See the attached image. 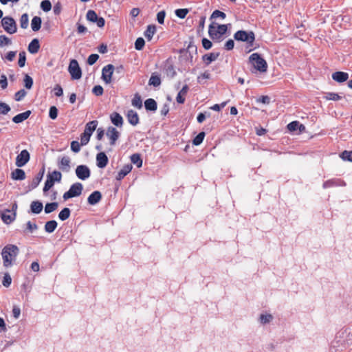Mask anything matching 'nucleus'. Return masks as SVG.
Listing matches in <instances>:
<instances>
[{
	"mask_svg": "<svg viewBox=\"0 0 352 352\" xmlns=\"http://www.w3.org/2000/svg\"><path fill=\"white\" fill-rule=\"evenodd\" d=\"M109 160L106 154L100 152L96 155V164L98 167L102 168H104L108 164Z\"/></svg>",
	"mask_w": 352,
	"mask_h": 352,
	"instance_id": "2eb2a0df",
	"label": "nucleus"
},
{
	"mask_svg": "<svg viewBox=\"0 0 352 352\" xmlns=\"http://www.w3.org/2000/svg\"><path fill=\"white\" fill-rule=\"evenodd\" d=\"M30 114H31V111L30 110L26 111L23 113H19L16 116L13 117L12 121L16 124L21 123V122H23L24 120H27L29 118V116H30Z\"/></svg>",
	"mask_w": 352,
	"mask_h": 352,
	"instance_id": "aec40b11",
	"label": "nucleus"
},
{
	"mask_svg": "<svg viewBox=\"0 0 352 352\" xmlns=\"http://www.w3.org/2000/svg\"><path fill=\"white\" fill-rule=\"evenodd\" d=\"M287 128L289 131H295L298 129L300 130V131H302L305 129V126L302 124H300L298 121L291 122L287 124Z\"/></svg>",
	"mask_w": 352,
	"mask_h": 352,
	"instance_id": "b1692460",
	"label": "nucleus"
},
{
	"mask_svg": "<svg viewBox=\"0 0 352 352\" xmlns=\"http://www.w3.org/2000/svg\"><path fill=\"white\" fill-rule=\"evenodd\" d=\"M205 137L204 132H200L192 140V143L194 145H199L202 143Z\"/></svg>",
	"mask_w": 352,
	"mask_h": 352,
	"instance_id": "37998d69",
	"label": "nucleus"
},
{
	"mask_svg": "<svg viewBox=\"0 0 352 352\" xmlns=\"http://www.w3.org/2000/svg\"><path fill=\"white\" fill-rule=\"evenodd\" d=\"M156 32V28L154 25H149L147 26L146 30H145L144 34V36L148 39V41H151Z\"/></svg>",
	"mask_w": 352,
	"mask_h": 352,
	"instance_id": "c756f323",
	"label": "nucleus"
},
{
	"mask_svg": "<svg viewBox=\"0 0 352 352\" xmlns=\"http://www.w3.org/2000/svg\"><path fill=\"white\" fill-rule=\"evenodd\" d=\"M19 253V248L14 244H8L2 249L1 256L5 267H11Z\"/></svg>",
	"mask_w": 352,
	"mask_h": 352,
	"instance_id": "f257e3e1",
	"label": "nucleus"
},
{
	"mask_svg": "<svg viewBox=\"0 0 352 352\" xmlns=\"http://www.w3.org/2000/svg\"><path fill=\"white\" fill-rule=\"evenodd\" d=\"M41 19L39 16H35L31 21V28L34 32H37L41 27Z\"/></svg>",
	"mask_w": 352,
	"mask_h": 352,
	"instance_id": "cd10ccee",
	"label": "nucleus"
},
{
	"mask_svg": "<svg viewBox=\"0 0 352 352\" xmlns=\"http://www.w3.org/2000/svg\"><path fill=\"white\" fill-rule=\"evenodd\" d=\"M29 19L28 14H23L20 19V25L23 29H26L28 26Z\"/></svg>",
	"mask_w": 352,
	"mask_h": 352,
	"instance_id": "58836bf2",
	"label": "nucleus"
},
{
	"mask_svg": "<svg viewBox=\"0 0 352 352\" xmlns=\"http://www.w3.org/2000/svg\"><path fill=\"white\" fill-rule=\"evenodd\" d=\"M11 177L14 180H23L25 179V173L23 169L16 168L12 172Z\"/></svg>",
	"mask_w": 352,
	"mask_h": 352,
	"instance_id": "4be33fe9",
	"label": "nucleus"
},
{
	"mask_svg": "<svg viewBox=\"0 0 352 352\" xmlns=\"http://www.w3.org/2000/svg\"><path fill=\"white\" fill-rule=\"evenodd\" d=\"M219 53H210L208 54H205L203 56V60L206 63V65H208L210 64L212 61L217 59L219 57Z\"/></svg>",
	"mask_w": 352,
	"mask_h": 352,
	"instance_id": "c85d7f7f",
	"label": "nucleus"
},
{
	"mask_svg": "<svg viewBox=\"0 0 352 352\" xmlns=\"http://www.w3.org/2000/svg\"><path fill=\"white\" fill-rule=\"evenodd\" d=\"M54 94L57 97L62 96L63 94V88L60 85H56L54 88Z\"/></svg>",
	"mask_w": 352,
	"mask_h": 352,
	"instance_id": "680f3d73",
	"label": "nucleus"
},
{
	"mask_svg": "<svg viewBox=\"0 0 352 352\" xmlns=\"http://www.w3.org/2000/svg\"><path fill=\"white\" fill-rule=\"evenodd\" d=\"M131 104L133 107L141 109L142 107V101L140 96L138 94H135L132 99Z\"/></svg>",
	"mask_w": 352,
	"mask_h": 352,
	"instance_id": "72a5a7b5",
	"label": "nucleus"
},
{
	"mask_svg": "<svg viewBox=\"0 0 352 352\" xmlns=\"http://www.w3.org/2000/svg\"><path fill=\"white\" fill-rule=\"evenodd\" d=\"M144 107L147 111H155L157 108V102L153 98L146 100L144 102Z\"/></svg>",
	"mask_w": 352,
	"mask_h": 352,
	"instance_id": "bb28decb",
	"label": "nucleus"
},
{
	"mask_svg": "<svg viewBox=\"0 0 352 352\" xmlns=\"http://www.w3.org/2000/svg\"><path fill=\"white\" fill-rule=\"evenodd\" d=\"M76 174L78 178L85 180L90 177V170L86 165H79L76 167Z\"/></svg>",
	"mask_w": 352,
	"mask_h": 352,
	"instance_id": "9b49d317",
	"label": "nucleus"
},
{
	"mask_svg": "<svg viewBox=\"0 0 352 352\" xmlns=\"http://www.w3.org/2000/svg\"><path fill=\"white\" fill-rule=\"evenodd\" d=\"M92 92L97 96H102L103 94V88L100 85H96L93 88Z\"/></svg>",
	"mask_w": 352,
	"mask_h": 352,
	"instance_id": "bf43d9fd",
	"label": "nucleus"
},
{
	"mask_svg": "<svg viewBox=\"0 0 352 352\" xmlns=\"http://www.w3.org/2000/svg\"><path fill=\"white\" fill-rule=\"evenodd\" d=\"M102 199V194L100 191L93 192L87 198V201L90 205H96Z\"/></svg>",
	"mask_w": 352,
	"mask_h": 352,
	"instance_id": "f3484780",
	"label": "nucleus"
},
{
	"mask_svg": "<svg viewBox=\"0 0 352 352\" xmlns=\"http://www.w3.org/2000/svg\"><path fill=\"white\" fill-rule=\"evenodd\" d=\"M114 69L115 67L112 64H109L102 68V79L105 83L109 84L112 82Z\"/></svg>",
	"mask_w": 352,
	"mask_h": 352,
	"instance_id": "1a4fd4ad",
	"label": "nucleus"
},
{
	"mask_svg": "<svg viewBox=\"0 0 352 352\" xmlns=\"http://www.w3.org/2000/svg\"><path fill=\"white\" fill-rule=\"evenodd\" d=\"M249 63L257 72L265 73L267 70L268 67L266 60L258 53H253L250 56Z\"/></svg>",
	"mask_w": 352,
	"mask_h": 352,
	"instance_id": "7ed1b4c3",
	"label": "nucleus"
},
{
	"mask_svg": "<svg viewBox=\"0 0 352 352\" xmlns=\"http://www.w3.org/2000/svg\"><path fill=\"white\" fill-rule=\"evenodd\" d=\"M166 13L164 11H160L157 14V20L160 24H163L164 22Z\"/></svg>",
	"mask_w": 352,
	"mask_h": 352,
	"instance_id": "0e129e2a",
	"label": "nucleus"
},
{
	"mask_svg": "<svg viewBox=\"0 0 352 352\" xmlns=\"http://www.w3.org/2000/svg\"><path fill=\"white\" fill-rule=\"evenodd\" d=\"M234 38L236 41L247 42L249 47H252L255 41V35L252 31L239 30L234 33Z\"/></svg>",
	"mask_w": 352,
	"mask_h": 352,
	"instance_id": "20e7f679",
	"label": "nucleus"
},
{
	"mask_svg": "<svg viewBox=\"0 0 352 352\" xmlns=\"http://www.w3.org/2000/svg\"><path fill=\"white\" fill-rule=\"evenodd\" d=\"M332 78L338 82H344L349 78V74L344 72H336L332 74Z\"/></svg>",
	"mask_w": 352,
	"mask_h": 352,
	"instance_id": "a211bd4d",
	"label": "nucleus"
},
{
	"mask_svg": "<svg viewBox=\"0 0 352 352\" xmlns=\"http://www.w3.org/2000/svg\"><path fill=\"white\" fill-rule=\"evenodd\" d=\"M26 60V56H25V52H21L19 53V58L18 64L20 67H23L25 66Z\"/></svg>",
	"mask_w": 352,
	"mask_h": 352,
	"instance_id": "3c124183",
	"label": "nucleus"
},
{
	"mask_svg": "<svg viewBox=\"0 0 352 352\" xmlns=\"http://www.w3.org/2000/svg\"><path fill=\"white\" fill-rule=\"evenodd\" d=\"M98 58H99V56L98 54H92L89 56V57L87 58V63L89 65H92L98 60Z\"/></svg>",
	"mask_w": 352,
	"mask_h": 352,
	"instance_id": "4d7b16f0",
	"label": "nucleus"
},
{
	"mask_svg": "<svg viewBox=\"0 0 352 352\" xmlns=\"http://www.w3.org/2000/svg\"><path fill=\"white\" fill-rule=\"evenodd\" d=\"M106 134L110 140V144L111 146H113L116 144L118 139L119 138L120 133L116 128L113 126H109L107 129Z\"/></svg>",
	"mask_w": 352,
	"mask_h": 352,
	"instance_id": "f8f14e48",
	"label": "nucleus"
},
{
	"mask_svg": "<svg viewBox=\"0 0 352 352\" xmlns=\"http://www.w3.org/2000/svg\"><path fill=\"white\" fill-rule=\"evenodd\" d=\"M0 85L2 89H6L8 86V81L6 75L2 74L0 78Z\"/></svg>",
	"mask_w": 352,
	"mask_h": 352,
	"instance_id": "774afa93",
	"label": "nucleus"
},
{
	"mask_svg": "<svg viewBox=\"0 0 352 352\" xmlns=\"http://www.w3.org/2000/svg\"><path fill=\"white\" fill-rule=\"evenodd\" d=\"M131 161L133 164H135L138 168L142 166V160L141 159L140 155L138 153H134L131 156Z\"/></svg>",
	"mask_w": 352,
	"mask_h": 352,
	"instance_id": "473e14b6",
	"label": "nucleus"
},
{
	"mask_svg": "<svg viewBox=\"0 0 352 352\" xmlns=\"http://www.w3.org/2000/svg\"><path fill=\"white\" fill-rule=\"evenodd\" d=\"M82 189V184L76 182L72 184L69 190L63 194V198L65 201L70 198L78 197L81 195Z\"/></svg>",
	"mask_w": 352,
	"mask_h": 352,
	"instance_id": "423d86ee",
	"label": "nucleus"
},
{
	"mask_svg": "<svg viewBox=\"0 0 352 352\" xmlns=\"http://www.w3.org/2000/svg\"><path fill=\"white\" fill-rule=\"evenodd\" d=\"M326 98L327 100L337 101L339 100L341 97L338 94L329 92L327 94Z\"/></svg>",
	"mask_w": 352,
	"mask_h": 352,
	"instance_id": "13d9d810",
	"label": "nucleus"
},
{
	"mask_svg": "<svg viewBox=\"0 0 352 352\" xmlns=\"http://www.w3.org/2000/svg\"><path fill=\"white\" fill-rule=\"evenodd\" d=\"M126 118L128 122L133 126L137 125L140 122L138 114L132 109L128 111Z\"/></svg>",
	"mask_w": 352,
	"mask_h": 352,
	"instance_id": "dca6fc26",
	"label": "nucleus"
},
{
	"mask_svg": "<svg viewBox=\"0 0 352 352\" xmlns=\"http://www.w3.org/2000/svg\"><path fill=\"white\" fill-rule=\"evenodd\" d=\"M175 12L177 17L184 19L189 12V10L187 8H180L177 9Z\"/></svg>",
	"mask_w": 352,
	"mask_h": 352,
	"instance_id": "ea45409f",
	"label": "nucleus"
},
{
	"mask_svg": "<svg viewBox=\"0 0 352 352\" xmlns=\"http://www.w3.org/2000/svg\"><path fill=\"white\" fill-rule=\"evenodd\" d=\"M30 158V153L26 149L21 151L16 157V166L18 167L25 166L29 162Z\"/></svg>",
	"mask_w": 352,
	"mask_h": 352,
	"instance_id": "9d476101",
	"label": "nucleus"
},
{
	"mask_svg": "<svg viewBox=\"0 0 352 352\" xmlns=\"http://www.w3.org/2000/svg\"><path fill=\"white\" fill-rule=\"evenodd\" d=\"M43 175V171L42 173H39L37 174V175L32 179L31 183V188L32 189L36 188L38 185L39 184L40 182L41 181Z\"/></svg>",
	"mask_w": 352,
	"mask_h": 352,
	"instance_id": "4c0bfd02",
	"label": "nucleus"
},
{
	"mask_svg": "<svg viewBox=\"0 0 352 352\" xmlns=\"http://www.w3.org/2000/svg\"><path fill=\"white\" fill-rule=\"evenodd\" d=\"M68 71L74 80H78L82 76L81 69L76 60L72 59L69 65Z\"/></svg>",
	"mask_w": 352,
	"mask_h": 352,
	"instance_id": "6e6552de",
	"label": "nucleus"
},
{
	"mask_svg": "<svg viewBox=\"0 0 352 352\" xmlns=\"http://www.w3.org/2000/svg\"><path fill=\"white\" fill-rule=\"evenodd\" d=\"M24 86L26 89H30L33 85V79L28 74H25L24 77Z\"/></svg>",
	"mask_w": 352,
	"mask_h": 352,
	"instance_id": "a19ab883",
	"label": "nucleus"
},
{
	"mask_svg": "<svg viewBox=\"0 0 352 352\" xmlns=\"http://www.w3.org/2000/svg\"><path fill=\"white\" fill-rule=\"evenodd\" d=\"M110 119L111 122L118 127H122L123 125V118L117 112H113L110 116Z\"/></svg>",
	"mask_w": 352,
	"mask_h": 352,
	"instance_id": "6ab92c4d",
	"label": "nucleus"
},
{
	"mask_svg": "<svg viewBox=\"0 0 352 352\" xmlns=\"http://www.w3.org/2000/svg\"><path fill=\"white\" fill-rule=\"evenodd\" d=\"M91 136V135H87L83 132L80 135V144L82 146L87 144L90 140Z\"/></svg>",
	"mask_w": 352,
	"mask_h": 352,
	"instance_id": "09e8293b",
	"label": "nucleus"
},
{
	"mask_svg": "<svg viewBox=\"0 0 352 352\" xmlns=\"http://www.w3.org/2000/svg\"><path fill=\"white\" fill-rule=\"evenodd\" d=\"M186 95L184 94V93H182L180 91H179L177 97H176V100L178 103L179 104H183L185 102V99H186Z\"/></svg>",
	"mask_w": 352,
	"mask_h": 352,
	"instance_id": "e2e57ef3",
	"label": "nucleus"
},
{
	"mask_svg": "<svg viewBox=\"0 0 352 352\" xmlns=\"http://www.w3.org/2000/svg\"><path fill=\"white\" fill-rule=\"evenodd\" d=\"M145 45V41L142 37H139L135 42V48L137 50H142Z\"/></svg>",
	"mask_w": 352,
	"mask_h": 352,
	"instance_id": "c03bdc74",
	"label": "nucleus"
},
{
	"mask_svg": "<svg viewBox=\"0 0 352 352\" xmlns=\"http://www.w3.org/2000/svg\"><path fill=\"white\" fill-rule=\"evenodd\" d=\"M58 206L57 202L48 203L45 206V212L47 214L51 213L56 210Z\"/></svg>",
	"mask_w": 352,
	"mask_h": 352,
	"instance_id": "c9c22d12",
	"label": "nucleus"
},
{
	"mask_svg": "<svg viewBox=\"0 0 352 352\" xmlns=\"http://www.w3.org/2000/svg\"><path fill=\"white\" fill-rule=\"evenodd\" d=\"M62 179V174L58 170H54L49 173L47 176V180L43 187V192L48 191L54 184L55 182H60Z\"/></svg>",
	"mask_w": 352,
	"mask_h": 352,
	"instance_id": "39448f33",
	"label": "nucleus"
},
{
	"mask_svg": "<svg viewBox=\"0 0 352 352\" xmlns=\"http://www.w3.org/2000/svg\"><path fill=\"white\" fill-rule=\"evenodd\" d=\"M340 156L344 161L352 162V151H344L340 154Z\"/></svg>",
	"mask_w": 352,
	"mask_h": 352,
	"instance_id": "49530a36",
	"label": "nucleus"
},
{
	"mask_svg": "<svg viewBox=\"0 0 352 352\" xmlns=\"http://www.w3.org/2000/svg\"><path fill=\"white\" fill-rule=\"evenodd\" d=\"M43 204L39 201H34L30 204V209L32 213L39 214L43 210Z\"/></svg>",
	"mask_w": 352,
	"mask_h": 352,
	"instance_id": "a878e982",
	"label": "nucleus"
},
{
	"mask_svg": "<svg viewBox=\"0 0 352 352\" xmlns=\"http://www.w3.org/2000/svg\"><path fill=\"white\" fill-rule=\"evenodd\" d=\"M80 143H79L78 141H72L71 142V149L74 153H78L80 150Z\"/></svg>",
	"mask_w": 352,
	"mask_h": 352,
	"instance_id": "6e6d98bb",
	"label": "nucleus"
},
{
	"mask_svg": "<svg viewBox=\"0 0 352 352\" xmlns=\"http://www.w3.org/2000/svg\"><path fill=\"white\" fill-rule=\"evenodd\" d=\"M40 48L39 41L37 38H34L28 45V51L31 54H36Z\"/></svg>",
	"mask_w": 352,
	"mask_h": 352,
	"instance_id": "393cba45",
	"label": "nucleus"
},
{
	"mask_svg": "<svg viewBox=\"0 0 352 352\" xmlns=\"http://www.w3.org/2000/svg\"><path fill=\"white\" fill-rule=\"evenodd\" d=\"M98 17L96 12L92 10H88L86 14L87 20L93 23H95Z\"/></svg>",
	"mask_w": 352,
	"mask_h": 352,
	"instance_id": "e433bc0d",
	"label": "nucleus"
},
{
	"mask_svg": "<svg viewBox=\"0 0 352 352\" xmlns=\"http://www.w3.org/2000/svg\"><path fill=\"white\" fill-rule=\"evenodd\" d=\"M272 320V316L271 314H261L260 316V321L262 324L268 323Z\"/></svg>",
	"mask_w": 352,
	"mask_h": 352,
	"instance_id": "864d4df0",
	"label": "nucleus"
},
{
	"mask_svg": "<svg viewBox=\"0 0 352 352\" xmlns=\"http://www.w3.org/2000/svg\"><path fill=\"white\" fill-rule=\"evenodd\" d=\"M219 17L224 19L226 17V14L219 10H215L210 16V20L216 19Z\"/></svg>",
	"mask_w": 352,
	"mask_h": 352,
	"instance_id": "79ce46f5",
	"label": "nucleus"
},
{
	"mask_svg": "<svg viewBox=\"0 0 352 352\" xmlns=\"http://www.w3.org/2000/svg\"><path fill=\"white\" fill-rule=\"evenodd\" d=\"M228 31V25L212 23L208 27V34L212 40L221 41Z\"/></svg>",
	"mask_w": 352,
	"mask_h": 352,
	"instance_id": "f03ea898",
	"label": "nucleus"
},
{
	"mask_svg": "<svg viewBox=\"0 0 352 352\" xmlns=\"http://www.w3.org/2000/svg\"><path fill=\"white\" fill-rule=\"evenodd\" d=\"M132 169V165L131 164H126L124 166L122 169L118 172L116 179L117 180H121L127 174H129Z\"/></svg>",
	"mask_w": 352,
	"mask_h": 352,
	"instance_id": "412c9836",
	"label": "nucleus"
},
{
	"mask_svg": "<svg viewBox=\"0 0 352 352\" xmlns=\"http://www.w3.org/2000/svg\"><path fill=\"white\" fill-rule=\"evenodd\" d=\"M11 44V41L5 35L0 36V46L3 47Z\"/></svg>",
	"mask_w": 352,
	"mask_h": 352,
	"instance_id": "5fc2aeb1",
	"label": "nucleus"
},
{
	"mask_svg": "<svg viewBox=\"0 0 352 352\" xmlns=\"http://www.w3.org/2000/svg\"><path fill=\"white\" fill-rule=\"evenodd\" d=\"M27 94V92L24 89H20L14 95V99L16 101L21 100Z\"/></svg>",
	"mask_w": 352,
	"mask_h": 352,
	"instance_id": "603ef678",
	"label": "nucleus"
},
{
	"mask_svg": "<svg viewBox=\"0 0 352 352\" xmlns=\"http://www.w3.org/2000/svg\"><path fill=\"white\" fill-rule=\"evenodd\" d=\"M71 160L68 156H63L58 162V166L60 170L65 173H67L71 168Z\"/></svg>",
	"mask_w": 352,
	"mask_h": 352,
	"instance_id": "ddd939ff",
	"label": "nucleus"
},
{
	"mask_svg": "<svg viewBox=\"0 0 352 352\" xmlns=\"http://www.w3.org/2000/svg\"><path fill=\"white\" fill-rule=\"evenodd\" d=\"M70 214H71V211L69 210V208H63L58 214V218L61 220V221H65L66 219H67L69 216H70Z\"/></svg>",
	"mask_w": 352,
	"mask_h": 352,
	"instance_id": "f704fd0d",
	"label": "nucleus"
},
{
	"mask_svg": "<svg viewBox=\"0 0 352 352\" xmlns=\"http://www.w3.org/2000/svg\"><path fill=\"white\" fill-rule=\"evenodd\" d=\"M1 24L4 30L8 34H14L17 30L16 22L12 17H3L1 20Z\"/></svg>",
	"mask_w": 352,
	"mask_h": 352,
	"instance_id": "0eeeda50",
	"label": "nucleus"
},
{
	"mask_svg": "<svg viewBox=\"0 0 352 352\" xmlns=\"http://www.w3.org/2000/svg\"><path fill=\"white\" fill-rule=\"evenodd\" d=\"M234 42L232 39H229L227 41L224 45V48L226 50H231L234 48Z\"/></svg>",
	"mask_w": 352,
	"mask_h": 352,
	"instance_id": "338daca9",
	"label": "nucleus"
},
{
	"mask_svg": "<svg viewBox=\"0 0 352 352\" xmlns=\"http://www.w3.org/2000/svg\"><path fill=\"white\" fill-rule=\"evenodd\" d=\"M98 121L97 120H93L90 121L85 125L84 133H87V135H91L93 132L96 129V127L98 126Z\"/></svg>",
	"mask_w": 352,
	"mask_h": 352,
	"instance_id": "5701e85b",
	"label": "nucleus"
},
{
	"mask_svg": "<svg viewBox=\"0 0 352 352\" xmlns=\"http://www.w3.org/2000/svg\"><path fill=\"white\" fill-rule=\"evenodd\" d=\"M148 84L150 85H153L154 87L160 86L161 84L160 77L155 74H152L149 79Z\"/></svg>",
	"mask_w": 352,
	"mask_h": 352,
	"instance_id": "2f4dec72",
	"label": "nucleus"
},
{
	"mask_svg": "<svg viewBox=\"0 0 352 352\" xmlns=\"http://www.w3.org/2000/svg\"><path fill=\"white\" fill-rule=\"evenodd\" d=\"M49 116L52 120L56 119L58 116V109L55 106H52L50 108Z\"/></svg>",
	"mask_w": 352,
	"mask_h": 352,
	"instance_id": "8fccbe9b",
	"label": "nucleus"
},
{
	"mask_svg": "<svg viewBox=\"0 0 352 352\" xmlns=\"http://www.w3.org/2000/svg\"><path fill=\"white\" fill-rule=\"evenodd\" d=\"M41 8L44 12H48L52 8L51 2L49 0H43L41 3Z\"/></svg>",
	"mask_w": 352,
	"mask_h": 352,
	"instance_id": "de8ad7c7",
	"label": "nucleus"
},
{
	"mask_svg": "<svg viewBox=\"0 0 352 352\" xmlns=\"http://www.w3.org/2000/svg\"><path fill=\"white\" fill-rule=\"evenodd\" d=\"M16 215V212H12L10 210L7 209L1 214V219L5 223L9 224L15 219Z\"/></svg>",
	"mask_w": 352,
	"mask_h": 352,
	"instance_id": "4468645a",
	"label": "nucleus"
},
{
	"mask_svg": "<svg viewBox=\"0 0 352 352\" xmlns=\"http://www.w3.org/2000/svg\"><path fill=\"white\" fill-rule=\"evenodd\" d=\"M10 111V107L6 103L0 102V113L7 114Z\"/></svg>",
	"mask_w": 352,
	"mask_h": 352,
	"instance_id": "052dcab7",
	"label": "nucleus"
},
{
	"mask_svg": "<svg viewBox=\"0 0 352 352\" xmlns=\"http://www.w3.org/2000/svg\"><path fill=\"white\" fill-rule=\"evenodd\" d=\"M12 283V278L10 275L6 272L4 274L3 278L2 280V284L4 287H8Z\"/></svg>",
	"mask_w": 352,
	"mask_h": 352,
	"instance_id": "a18cd8bd",
	"label": "nucleus"
},
{
	"mask_svg": "<svg viewBox=\"0 0 352 352\" xmlns=\"http://www.w3.org/2000/svg\"><path fill=\"white\" fill-rule=\"evenodd\" d=\"M202 45H203L204 49L209 50V49H210L212 47V43L208 38H204L202 39Z\"/></svg>",
	"mask_w": 352,
	"mask_h": 352,
	"instance_id": "69168bd1",
	"label": "nucleus"
},
{
	"mask_svg": "<svg viewBox=\"0 0 352 352\" xmlns=\"http://www.w3.org/2000/svg\"><path fill=\"white\" fill-rule=\"evenodd\" d=\"M57 226L58 223L55 220L49 221L45 225V230L48 233H52L56 230Z\"/></svg>",
	"mask_w": 352,
	"mask_h": 352,
	"instance_id": "7c9ffc66",
	"label": "nucleus"
}]
</instances>
